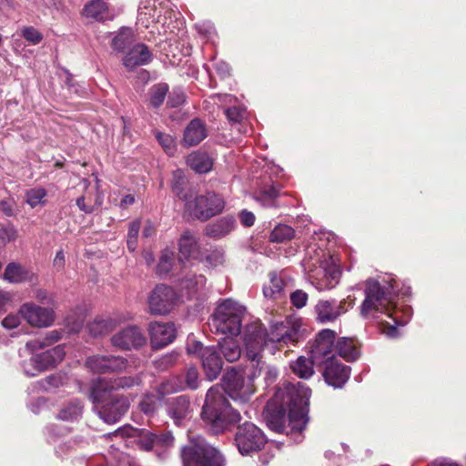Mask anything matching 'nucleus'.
Returning <instances> with one entry per match:
<instances>
[{
    "instance_id": "1",
    "label": "nucleus",
    "mask_w": 466,
    "mask_h": 466,
    "mask_svg": "<svg viewBox=\"0 0 466 466\" xmlns=\"http://www.w3.org/2000/svg\"><path fill=\"white\" fill-rule=\"evenodd\" d=\"M392 281L393 279L384 280V284H381L375 279H367L364 289L365 299L360 306V315L364 319H376L383 314L392 319V324L388 321L382 322V332L390 338L398 336L397 326H403L408 322V319L399 318L398 311L393 307L397 293Z\"/></svg>"
},
{
    "instance_id": "2",
    "label": "nucleus",
    "mask_w": 466,
    "mask_h": 466,
    "mask_svg": "<svg viewBox=\"0 0 466 466\" xmlns=\"http://www.w3.org/2000/svg\"><path fill=\"white\" fill-rule=\"evenodd\" d=\"M298 339L299 327L289 321L272 323L268 333L260 323L255 322L248 325L245 330L246 356L251 360L252 367L258 368V373H261L265 363L260 360V356L268 342L288 345Z\"/></svg>"
},
{
    "instance_id": "3",
    "label": "nucleus",
    "mask_w": 466,
    "mask_h": 466,
    "mask_svg": "<svg viewBox=\"0 0 466 466\" xmlns=\"http://www.w3.org/2000/svg\"><path fill=\"white\" fill-rule=\"evenodd\" d=\"M201 416L214 433L223 432L240 420L239 412L230 406L223 387L219 385L208 390Z\"/></svg>"
},
{
    "instance_id": "4",
    "label": "nucleus",
    "mask_w": 466,
    "mask_h": 466,
    "mask_svg": "<svg viewBox=\"0 0 466 466\" xmlns=\"http://www.w3.org/2000/svg\"><path fill=\"white\" fill-rule=\"evenodd\" d=\"M310 390L304 384L289 383L283 392V405L289 409V423L292 430L301 431L307 424Z\"/></svg>"
},
{
    "instance_id": "5",
    "label": "nucleus",
    "mask_w": 466,
    "mask_h": 466,
    "mask_svg": "<svg viewBox=\"0 0 466 466\" xmlns=\"http://www.w3.org/2000/svg\"><path fill=\"white\" fill-rule=\"evenodd\" d=\"M244 314L245 308L242 305L228 299L218 305L209 325L218 333L238 336Z\"/></svg>"
},
{
    "instance_id": "6",
    "label": "nucleus",
    "mask_w": 466,
    "mask_h": 466,
    "mask_svg": "<svg viewBox=\"0 0 466 466\" xmlns=\"http://www.w3.org/2000/svg\"><path fill=\"white\" fill-rule=\"evenodd\" d=\"M190 443L182 450L184 466H223L219 451L210 446L201 436L190 435Z\"/></svg>"
},
{
    "instance_id": "7",
    "label": "nucleus",
    "mask_w": 466,
    "mask_h": 466,
    "mask_svg": "<svg viewBox=\"0 0 466 466\" xmlns=\"http://www.w3.org/2000/svg\"><path fill=\"white\" fill-rule=\"evenodd\" d=\"M225 207L223 198L214 192L197 196L186 201V212L192 218L206 221L208 218L222 212Z\"/></svg>"
},
{
    "instance_id": "8",
    "label": "nucleus",
    "mask_w": 466,
    "mask_h": 466,
    "mask_svg": "<svg viewBox=\"0 0 466 466\" xmlns=\"http://www.w3.org/2000/svg\"><path fill=\"white\" fill-rule=\"evenodd\" d=\"M253 369L255 370L254 372L247 379L234 370L225 375L224 382L226 388L223 389L231 399L243 403L249 400L255 391L253 379L260 375V373H258V368L253 367Z\"/></svg>"
},
{
    "instance_id": "9",
    "label": "nucleus",
    "mask_w": 466,
    "mask_h": 466,
    "mask_svg": "<svg viewBox=\"0 0 466 466\" xmlns=\"http://www.w3.org/2000/svg\"><path fill=\"white\" fill-rule=\"evenodd\" d=\"M187 352L200 358L206 376L209 380L218 378L222 370V360L214 346L204 347L199 341L187 344Z\"/></svg>"
},
{
    "instance_id": "10",
    "label": "nucleus",
    "mask_w": 466,
    "mask_h": 466,
    "mask_svg": "<svg viewBox=\"0 0 466 466\" xmlns=\"http://www.w3.org/2000/svg\"><path fill=\"white\" fill-rule=\"evenodd\" d=\"M235 441L243 455L259 451L266 443L263 432L253 423L245 422L238 428Z\"/></svg>"
},
{
    "instance_id": "11",
    "label": "nucleus",
    "mask_w": 466,
    "mask_h": 466,
    "mask_svg": "<svg viewBox=\"0 0 466 466\" xmlns=\"http://www.w3.org/2000/svg\"><path fill=\"white\" fill-rule=\"evenodd\" d=\"M350 297L339 301L336 299H319L314 307L316 319L322 324L336 321L345 314L349 308H352L354 300L348 301Z\"/></svg>"
},
{
    "instance_id": "12",
    "label": "nucleus",
    "mask_w": 466,
    "mask_h": 466,
    "mask_svg": "<svg viewBox=\"0 0 466 466\" xmlns=\"http://www.w3.org/2000/svg\"><path fill=\"white\" fill-rule=\"evenodd\" d=\"M138 383L131 377H122L115 380H98L94 381L90 389V399L96 404L102 403L110 397V393L118 389L129 388Z\"/></svg>"
},
{
    "instance_id": "13",
    "label": "nucleus",
    "mask_w": 466,
    "mask_h": 466,
    "mask_svg": "<svg viewBox=\"0 0 466 466\" xmlns=\"http://www.w3.org/2000/svg\"><path fill=\"white\" fill-rule=\"evenodd\" d=\"M177 299L174 289L166 285H157L149 294L147 302L153 315H166L170 312Z\"/></svg>"
},
{
    "instance_id": "14",
    "label": "nucleus",
    "mask_w": 466,
    "mask_h": 466,
    "mask_svg": "<svg viewBox=\"0 0 466 466\" xmlns=\"http://www.w3.org/2000/svg\"><path fill=\"white\" fill-rule=\"evenodd\" d=\"M18 313L31 326L46 328L53 324L55 320L54 311L49 308H43L34 303H24Z\"/></svg>"
},
{
    "instance_id": "15",
    "label": "nucleus",
    "mask_w": 466,
    "mask_h": 466,
    "mask_svg": "<svg viewBox=\"0 0 466 466\" xmlns=\"http://www.w3.org/2000/svg\"><path fill=\"white\" fill-rule=\"evenodd\" d=\"M110 340L114 347L126 350L139 349L147 343L146 336L135 325L122 329L112 336Z\"/></svg>"
},
{
    "instance_id": "16",
    "label": "nucleus",
    "mask_w": 466,
    "mask_h": 466,
    "mask_svg": "<svg viewBox=\"0 0 466 466\" xmlns=\"http://www.w3.org/2000/svg\"><path fill=\"white\" fill-rule=\"evenodd\" d=\"M335 337L336 333L332 329H326L321 330L311 347V359L321 364L329 358H334L333 347Z\"/></svg>"
},
{
    "instance_id": "17",
    "label": "nucleus",
    "mask_w": 466,
    "mask_h": 466,
    "mask_svg": "<svg viewBox=\"0 0 466 466\" xmlns=\"http://www.w3.org/2000/svg\"><path fill=\"white\" fill-rule=\"evenodd\" d=\"M129 406L127 397L116 395L108 402L96 408L97 415L108 424L116 423L128 410Z\"/></svg>"
},
{
    "instance_id": "18",
    "label": "nucleus",
    "mask_w": 466,
    "mask_h": 466,
    "mask_svg": "<svg viewBox=\"0 0 466 466\" xmlns=\"http://www.w3.org/2000/svg\"><path fill=\"white\" fill-rule=\"evenodd\" d=\"M324 364L325 381L334 388H341L350 378V367L339 362L335 358H329Z\"/></svg>"
},
{
    "instance_id": "19",
    "label": "nucleus",
    "mask_w": 466,
    "mask_h": 466,
    "mask_svg": "<svg viewBox=\"0 0 466 466\" xmlns=\"http://www.w3.org/2000/svg\"><path fill=\"white\" fill-rule=\"evenodd\" d=\"M148 332L153 349H162L176 338V329L172 323L151 322Z\"/></svg>"
},
{
    "instance_id": "20",
    "label": "nucleus",
    "mask_w": 466,
    "mask_h": 466,
    "mask_svg": "<svg viewBox=\"0 0 466 466\" xmlns=\"http://www.w3.org/2000/svg\"><path fill=\"white\" fill-rule=\"evenodd\" d=\"M183 377L184 381L179 378H172L163 382L159 387L160 393H171L186 388L196 390L198 387V371L196 367H189Z\"/></svg>"
},
{
    "instance_id": "21",
    "label": "nucleus",
    "mask_w": 466,
    "mask_h": 466,
    "mask_svg": "<svg viewBox=\"0 0 466 466\" xmlns=\"http://www.w3.org/2000/svg\"><path fill=\"white\" fill-rule=\"evenodd\" d=\"M81 14L86 19L97 22L112 20L115 16L114 12L104 0L89 1L84 5Z\"/></svg>"
},
{
    "instance_id": "22",
    "label": "nucleus",
    "mask_w": 466,
    "mask_h": 466,
    "mask_svg": "<svg viewBox=\"0 0 466 466\" xmlns=\"http://www.w3.org/2000/svg\"><path fill=\"white\" fill-rule=\"evenodd\" d=\"M236 228V220L232 216L222 217L208 223L204 229L207 237L220 239L229 235Z\"/></svg>"
},
{
    "instance_id": "23",
    "label": "nucleus",
    "mask_w": 466,
    "mask_h": 466,
    "mask_svg": "<svg viewBox=\"0 0 466 466\" xmlns=\"http://www.w3.org/2000/svg\"><path fill=\"white\" fill-rule=\"evenodd\" d=\"M152 59V54L148 47L144 44L134 46L123 58L124 66L128 69H134L137 66H144Z\"/></svg>"
},
{
    "instance_id": "24",
    "label": "nucleus",
    "mask_w": 466,
    "mask_h": 466,
    "mask_svg": "<svg viewBox=\"0 0 466 466\" xmlns=\"http://www.w3.org/2000/svg\"><path fill=\"white\" fill-rule=\"evenodd\" d=\"M66 355L64 346L58 345L41 353H35L37 367L41 369V372L55 368L62 361Z\"/></svg>"
},
{
    "instance_id": "25",
    "label": "nucleus",
    "mask_w": 466,
    "mask_h": 466,
    "mask_svg": "<svg viewBox=\"0 0 466 466\" xmlns=\"http://www.w3.org/2000/svg\"><path fill=\"white\" fill-rule=\"evenodd\" d=\"M207 137L205 124L198 118L191 120L186 127L182 143L187 147L198 145Z\"/></svg>"
},
{
    "instance_id": "26",
    "label": "nucleus",
    "mask_w": 466,
    "mask_h": 466,
    "mask_svg": "<svg viewBox=\"0 0 466 466\" xmlns=\"http://www.w3.org/2000/svg\"><path fill=\"white\" fill-rule=\"evenodd\" d=\"M35 279V275L31 270L15 262L9 263L4 273V279L10 283L33 282Z\"/></svg>"
},
{
    "instance_id": "27",
    "label": "nucleus",
    "mask_w": 466,
    "mask_h": 466,
    "mask_svg": "<svg viewBox=\"0 0 466 466\" xmlns=\"http://www.w3.org/2000/svg\"><path fill=\"white\" fill-rule=\"evenodd\" d=\"M314 278V284L319 290L330 289L334 288L339 280V271L333 268L330 269L320 268Z\"/></svg>"
},
{
    "instance_id": "28",
    "label": "nucleus",
    "mask_w": 466,
    "mask_h": 466,
    "mask_svg": "<svg viewBox=\"0 0 466 466\" xmlns=\"http://www.w3.org/2000/svg\"><path fill=\"white\" fill-rule=\"evenodd\" d=\"M269 282L263 288L265 297L271 299H278L283 297L284 287L286 282L281 274L270 272Z\"/></svg>"
},
{
    "instance_id": "29",
    "label": "nucleus",
    "mask_w": 466,
    "mask_h": 466,
    "mask_svg": "<svg viewBox=\"0 0 466 466\" xmlns=\"http://www.w3.org/2000/svg\"><path fill=\"white\" fill-rule=\"evenodd\" d=\"M178 247L180 256L185 258L194 257L199 249L196 236L189 230L183 232L179 238Z\"/></svg>"
},
{
    "instance_id": "30",
    "label": "nucleus",
    "mask_w": 466,
    "mask_h": 466,
    "mask_svg": "<svg viewBox=\"0 0 466 466\" xmlns=\"http://www.w3.org/2000/svg\"><path fill=\"white\" fill-rule=\"evenodd\" d=\"M190 402L186 396H178L173 399L168 406V414L178 423L187 417L189 412Z\"/></svg>"
},
{
    "instance_id": "31",
    "label": "nucleus",
    "mask_w": 466,
    "mask_h": 466,
    "mask_svg": "<svg viewBox=\"0 0 466 466\" xmlns=\"http://www.w3.org/2000/svg\"><path fill=\"white\" fill-rule=\"evenodd\" d=\"M219 350L225 360L228 362L238 360L241 356V349L238 342L232 338H225L219 343Z\"/></svg>"
},
{
    "instance_id": "32",
    "label": "nucleus",
    "mask_w": 466,
    "mask_h": 466,
    "mask_svg": "<svg viewBox=\"0 0 466 466\" xmlns=\"http://www.w3.org/2000/svg\"><path fill=\"white\" fill-rule=\"evenodd\" d=\"M116 326V319L96 318L88 324L89 333L94 337L104 336L111 332Z\"/></svg>"
},
{
    "instance_id": "33",
    "label": "nucleus",
    "mask_w": 466,
    "mask_h": 466,
    "mask_svg": "<svg viewBox=\"0 0 466 466\" xmlns=\"http://www.w3.org/2000/svg\"><path fill=\"white\" fill-rule=\"evenodd\" d=\"M314 363H318V361L301 356L290 364V368L298 377L309 379L314 374Z\"/></svg>"
},
{
    "instance_id": "34",
    "label": "nucleus",
    "mask_w": 466,
    "mask_h": 466,
    "mask_svg": "<svg viewBox=\"0 0 466 466\" xmlns=\"http://www.w3.org/2000/svg\"><path fill=\"white\" fill-rule=\"evenodd\" d=\"M187 165L198 173H207L212 167V161L204 153L194 152L187 158Z\"/></svg>"
},
{
    "instance_id": "35",
    "label": "nucleus",
    "mask_w": 466,
    "mask_h": 466,
    "mask_svg": "<svg viewBox=\"0 0 466 466\" xmlns=\"http://www.w3.org/2000/svg\"><path fill=\"white\" fill-rule=\"evenodd\" d=\"M336 352L346 360H354L357 359L359 352L350 338H340L336 344Z\"/></svg>"
},
{
    "instance_id": "36",
    "label": "nucleus",
    "mask_w": 466,
    "mask_h": 466,
    "mask_svg": "<svg viewBox=\"0 0 466 466\" xmlns=\"http://www.w3.org/2000/svg\"><path fill=\"white\" fill-rule=\"evenodd\" d=\"M47 191L43 187L29 188L25 192V203L31 208L44 207L46 204Z\"/></svg>"
},
{
    "instance_id": "37",
    "label": "nucleus",
    "mask_w": 466,
    "mask_h": 466,
    "mask_svg": "<svg viewBox=\"0 0 466 466\" xmlns=\"http://www.w3.org/2000/svg\"><path fill=\"white\" fill-rule=\"evenodd\" d=\"M82 410V403L77 400H74L61 408L57 414V418L62 420H74L81 416Z\"/></svg>"
},
{
    "instance_id": "38",
    "label": "nucleus",
    "mask_w": 466,
    "mask_h": 466,
    "mask_svg": "<svg viewBox=\"0 0 466 466\" xmlns=\"http://www.w3.org/2000/svg\"><path fill=\"white\" fill-rule=\"evenodd\" d=\"M294 236L295 230L291 227L286 224H279L270 232L269 241L272 243H283L291 240Z\"/></svg>"
},
{
    "instance_id": "39",
    "label": "nucleus",
    "mask_w": 466,
    "mask_h": 466,
    "mask_svg": "<svg viewBox=\"0 0 466 466\" xmlns=\"http://www.w3.org/2000/svg\"><path fill=\"white\" fill-rule=\"evenodd\" d=\"M175 262V253L171 249L166 248L162 251L158 264L157 266V272L159 275L167 274L173 268Z\"/></svg>"
},
{
    "instance_id": "40",
    "label": "nucleus",
    "mask_w": 466,
    "mask_h": 466,
    "mask_svg": "<svg viewBox=\"0 0 466 466\" xmlns=\"http://www.w3.org/2000/svg\"><path fill=\"white\" fill-rule=\"evenodd\" d=\"M187 185V178L184 173L181 170H176L173 172V180H172V190L180 198H183L187 201V194L184 193L185 187Z\"/></svg>"
},
{
    "instance_id": "41",
    "label": "nucleus",
    "mask_w": 466,
    "mask_h": 466,
    "mask_svg": "<svg viewBox=\"0 0 466 466\" xmlns=\"http://www.w3.org/2000/svg\"><path fill=\"white\" fill-rule=\"evenodd\" d=\"M168 86L167 84L161 83L151 87L150 103L153 106L158 107L164 102Z\"/></svg>"
},
{
    "instance_id": "42",
    "label": "nucleus",
    "mask_w": 466,
    "mask_h": 466,
    "mask_svg": "<svg viewBox=\"0 0 466 466\" xmlns=\"http://www.w3.org/2000/svg\"><path fill=\"white\" fill-rule=\"evenodd\" d=\"M60 332L57 330L50 331L43 340H34L26 343L24 351H30V349H42L60 339Z\"/></svg>"
},
{
    "instance_id": "43",
    "label": "nucleus",
    "mask_w": 466,
    "mask_h": 466,
    "mask_svg": "<svg viewBox=\"0 0 466 466\" xmlns=\"http://www.w3.org/2000/svg\"><path fill=\"white\" fill-rule=\"evenodd\" d=\"M156 138L158 141L159 145L162 147L164 151L168 156H174L177 151V143L175 138L169 135L161 132L156 133Z\"/></svg>"
},
{
    "instance_id": "44",
    "label": "nucleus",
    "mask_w": 466,
    "mask_h": 466,
    "mask_svg": "<svg viewBox=\"0 0 466 466\" xmlns=\"http://www.w3.org/2000/svg\"><path fill=\"white\" fill-rule=\"evenodd\" d=\"M107 358L105 355H95L87 358L86 366L95 372L105 373L107 372Z\"/></svg>"
},
{
    "instance_id": "45",
    "label": "nucleus",
    "mask_w": 466,
    "mask_h": 466,
    "mask_svg": "<svg viewBox=\"0 0 466 466\" xmlns=\"http://www.w3.org/2000/svg\"><path fill=\"white\" fill-rule=\"evenodd\" d=\"M278 196V190L274 187H270L262 190L259 195L256 197V199L261 202L264 207L269 208L275 206Z\"/></svg>"
},
{
    "instance_id": "46",
    "label": "nucleus",
    "mask_w": 466,
    "mask_h": 466,
    "mask_svg": "<svg viewBox=\"0 0 466 466\" xmlns=\"http://www.w3.org/2000/svg\"><path fill=\"white\" fill-rule=\"evenodd\" d=\"M132 33L130 29H123L112 40V46L115 50L123 51L131 42Z\"/></svg>"
},
{
    "instance_id": "47",
    "label": "nucleus",
    "mask_w": 466,
    "mask_h": 466,
    "mask_svg": "<svg viewBox=\"0 0 466 466\" xmlns=\"http://www.w3.org/2000/svg\"><path fill=\"white\" fill-rule=\"evenodd\" d=\"M140 230V221L135 220L130 223L127 233V248L130 251H135L137 247V237Z\"/></svg>"
},
{
    "instance_id": "48",
    "label": "nucleus",
    "mask_w": 466,
    "mask_h": 466,
    "mask_svg": "<svg viewBox=\"0 0 466 466\" xmlns=\"http://www.w3.org/2000/svg\"><path fill=\"white\" fill-rule=\"evenodd\" d=\"M22 36L33 45L39 44L42 39V34L33 26H25L22 29Z\"/></svg>"
},
{
    "instance_id": "49",
    "label": "nucleus",
    "mask_w": 466,
    "mask_h": 466,
    "mask_svg": "<svg viewBox=\"0 0 466 466\" xmlns=\"http://www.w3.org/2000/svg\"><path fill=\"white\" fill-rule=\"evenodd\" d=\"M17 237V231L14 226H7L0 228V247L14 241Z\"/></svg>"
},
{
    "instance_id": "50",
    "label": "nucleus",
    "mask_w": 466,
    "mask_h": 466,
    "mask_svg": "<svg viewBox=\"0 0 466 466\" xmlns=\"http://www.w3.org/2000/svg\"><path fill=\"white\" fill-rule=\"evenodd\" d=\"M107 372L121 371L127 368V360L122 357L108 356Z\"/></svg>"
},
{
    "instance_id": "51",
    "label": "nucleus",
    "mask_w": 466,
    "mask_h": 466,
    "mask_svg": "<svg viewBox=\"0 0 466 466\" xmlns=\"http://www.w3.org/2000/svg\"><path fill=\"white\" fill-rule=\"evenodd\" d=\"M157 403V398L154 395H146L140 401L139 406L141 410L146 414H152Z\"/></svg>"
},
{
    "instance_id": "52",
    "label": "nucleus",
    "mask_w": 466,
    "mask_h": 466,
    "mask_svg": "<svg viewBox=\"0 0 466 466\" xmlns=\"http://www.w3.org/2000/svg\"><path fill=\"white\" fill-rule=\"evenodd\" d=\"M225 113L229 121L236 123L240 122L243 118H245L247 114L246 110L239 106H232L227 108Z\"/></svg>"
},
{
    "instance_id": "53",
    "label": "nucleus",
    "mask_w": 466,
    "mask_h": 466,
    "mask_svg": "<svg viewBox=\"0 0 466 466\" xmlns=\"http://www.w3.org/2000/svg\"><path fill=\"white\" fill-rule=\"evenodd\" d=\"M290 301L294 307L301 309L307 304L308 294L301 289H297L290 294Z\"/></svg>"
},
{
    "instance_id": "54",
    "label": "nucleus",
    "mask_w": 466,
    "mask_h": 466,
    "mask_svg": "<svg viewBox=\"0 0 466 466\" xmlns=\"http://www.w3.org/2000/svg\"><path fill=\"white\" fill-rule=\"evenodd\" d=\"M35 360V354H32L30 359L28 360H25L22 363V368L25 371V373L28 376H36L41 372V369L37 367L36 362L34 360Z\"/></svg>"
},
{
    "instance_id": "55",
    "label": "nucleus",
    "mask_w": 466,
    "mask_h": 466,
    "mask_svg": "<svg viewBox=\"0 0 466 466\" xmlns=\"http://www.w3.org/2000/svg\"><path fill=\"white\" fill-rule=\"evenodd\" d=\"M178 359V354L177 352H171L156 360V364L159 369H167L168 367L174 365Z\"/></svg>"
},
{
    "instance_id": "56",
    "label": "nucleus",
    "mask_w": 466,
    "mask_h": 466,
    "mask_svg": "<svg viewBox=\"0 0 466 466\" xmlns=\"http://www.w3.org/2000/svg\"><path fill=\"white\" fill-rule=\"evenodd\" d=\"M207 260L209 262L210 265L214 267L222 265L225 262V252L219 249L213 250L207 257Z\"/></svg>"
},
{
    "instance_id": "57",
    "label": "nucleus",
    "mask_w": 466,
    "mask_h": 466,
    "mask_svg": "<svg viewBox=\"0 0 466 466\" xmlns=\"http://www.w3.org/2000/svg\"><path fill=\"white\" fill-rule=\"evenodd\" d=\"M157 437L151 433H147L138 441L139 447L144 451H151L154 447Z\"/></svg>"
},
{
    "instance_id": "58",
    "label": "nucleus",
    "mask_w": 466,
    "mask_h": 466,
    "mask_svg": "<svg viewBox=\"0 0 466 466\" xmlns=\"http://www.w3.org/2000/svg\"><path fill=\"white\" fill-rule=\"evenodd\" d=\"M184 100L185 94L181 90L176 89L170 94L167 104L172 107H176L180 106Z\"/></svg>"
},
{
    "instance_id": "59",
    "label": "nucleus",
    "mask_w": 466,
    "mask_h": 466,
    "mask_svg": "<svg viewBox=\"0 0 466 466\" xmlns=\"http://www.w3.org/2000/svg\"><path fill=\"white\" fill-rule=\"evenodd\" d=\"M206 279L202 275L194 276L193 279H188L183 281V285L187 289H198V285H204Z\"/></svg>"
},
{
    "instance_id": "60",
    "label": "nucleus",
    "mask_w": 466,
    "mask_h": 466,
    "mask_svg": "<svg viewBox=\"0 0 466 466\" xmlns=\"http://www.w3.org/2000/svg\"><path fill=\"white\" fill-rule=\"evenodd\" d=\"M20 324V318L17 315L9 314L3 320L2 325L4 328L11 329L18 327Z\"/></svg>"
},
{
    "instance_id": "61",
    "label": "nucleus",
    "mask_w": 466,
    "mask_h": 466,
    "mask_svg": "<svg viewBox=\"0 0 466 466\" xmlns=\"http://www.w3.org/2000/svg\"><path fill=\"white\" fill-rule=\"evenodd\" d=\"M240 222L245 227H251L255 222V216L252 212L243 210L239 215Z\"/></svg>"
},
{
    "instance_id": "62",
    "label": "nucleus",
    "mask_w": 466,
    "mask_h": 466,
    "mask_svg": "<svg viewBox=\"0 0 466 466\" xmlns=\"http://www.w3.org/2000/svg\"><path fill=\"white\" fill-rule=\"evenodd\" d=\"M0 210L7 217L14 216V201L13 200H0Z\"/></svg>"
},
{
    "instance_id": "63",
    "label": "nucleus",
    "mask_w": 466,
    "mask_h": 466,
    "mask_svg": "<svg viewBox=\"0 0 466 466\" xmlns=\"http://www.w3.org/2000/svg\"><path fill=\"white\" fill-rule=\"evenodd\" d=\"M76 206L78 208L86 214H91L94 212V207L90 204L86 203V197L81 196L76 199Z\"/></svg>"
},
{
    "instance_id": "64",
    "label": "nucleus",
    "mask_w": 466,
    "mask_h": 466,
    "mask_svg": "<svg viewBox=\"0 0 466 466\" xmlns=\"http://www.w3.org/2000/svg\"><path fill=\"white\" fill-rule=\"evenodd\" d=\"M428 466H460V465L448 460V459L441 458V459H437V460L433 461Z\"/></svg>"
}]
</instances>
